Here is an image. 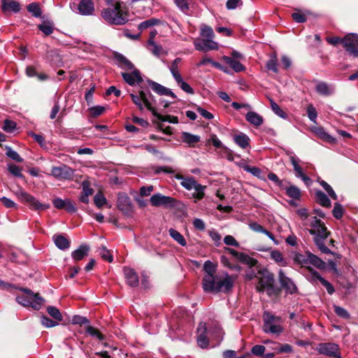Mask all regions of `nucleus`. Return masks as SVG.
<instances>
[{"label":"nucleus","mask_w":358,"mask_h":358,"mask_svg":"<svg viewBox=\"0 0 358 358\" xmlns=\"http://www.w3.org/2000/svg\"><path fill=\"white\" fill-rule=\"evenodd\" d=\"M47 312L48 314L54 318L57 322H61L63 320V317L59 310L58 308H57L55 306H48L47 308Z\"/></svg>","instance_id":"obj_47"},{"label":"nucleus","mask_w":358,"mask_h":358,"mask_svg":"<svg viewBox=\"0 0 358 358\" xmlns=\"http://www.w3.org/2000/svg\"><path fill=\"white\" fill-rule=\"evenodd\" d=\"M257 279L258 282L256 289L259 292L266 291L268 296L277 294V290L273 285L274 276L268 270L265 268L259 270Z\"/></svg>","instance_id":"obj_4"},{"label":"nucleus","mask_w":358,"mask_h":358,"mask_svg":"<svg viewBox=\"0 0 358 358\" xmlns=\"http://www.w3.org/2000/svg\"><path fill=\"white\" fill-rule=\"evenodd\" d=\"M106 108L102 106H96L90 108V114L92 117H98L105 111Z\"/></svg>","instance_id":"obj_61"},{"label":"nucleus","mask_w":358,"mask_h":358,"mask_svg":"<svg viewBox=\"0 0 358 358\" xmlns=\"http://www.w3.org/2000/svg\"><path fill=\"white\" fill-rule=\"evenodd\" d=\"M306 110H307V115H308L309 120L311 122L316 123L317 113L315 108L313 106V105H312V104L308 105L307 106Z\"/></svg>","instance_id":"obj_54"},{"label":"nucleus","mask_w":358,"mask_h":358,"mask_svg":"<svg viewBox=\"0 0 358 358\" xmlns=\"http://www.w3.org/2000/svg\"><path fill=\"white\" fill-rule=\"evenodd\" d=\"M123 271L127 285L130 287H137L138 285L139 279L134 270L133 268L125 267Z\"/></svg>","instance_id":"obj_18"},{"label":"nucleus","mask_w":358,"mask_h":358,"mask_svg":"<svg viewBox=\"0 0 358 358\" xmlns=\"http://www.w3.org/2000/svg\"><path fill=\"white\" fill-rule=\"evenodd\" d=\"M201 36L203 38L213 39L215 36V34L213 29L210 27L203 25L201 29Z\"/></svg>","instance_id":"obj_52"},{"label":"nucleus","mask_w":358,"mask_h":358,"mask_svg":"<svg viewBox=\"0 0 358 358\" xmlns=\"http://www.w3.org/2000/svg\"><path fill=\"white\" fill-rule=\"evenodd\" d=\"M6 155L8 157L17 162H23V159L19 155V154L9 146H6Z\"/></svg>","instance_id":"obj_48"},{"label":"nucleus","mask_w":358,"mask_h":358,"mask_svg":"<svg viewBox=\"0 0 358 358\" xmlns=\"http://www.w3.org/2000/svg\"><path fill=\"white\" fill-rule=\"evenodd\" d=\"M338 350V345L331 343H320L317 347V350L320 354L334 358L340 357Z\"/></svg>","instance_id":"obj_12"},{"label":"nucleus","mask_w":358,"mask_h":358,"mask_svg":"<svg viewBox=\"0 0 358 358\" xmlns=\"http://www.w3.org/2000/svg\"><path fill=\"white\" fill-rule=\"evenodd\" d=\"M205 189V186L201 185V184L197 182L195 185L194 187H193V189L195 190V192L193 194V197L198 200L202 199L204 196Z\"/></svg>","instance_id":"obj_51"},{"label":"nucleus","mask_w":358,"mask_h":358,"mask_svg":"<svg viewBox=\"0 0 358 358\" xmlns=\"http://www.w3.org/2000/svg\"><path fill=\"white\" fill-rule=\"evenodd\" d=\"M332 213L335 218L341 219L343 215V206L340 203H336L334 204V207L332 210Z\"/></svg>","instance_id":"obj_60"},{"label":"nucleus","mask_w":358,"mask_h":358,"mask_svg":"<svg viewBox=\"0 0 358 358\" xmlns=\"http://www.w3.org/2000/svg\"><path fill=\"white\" fill-rule=\"evenodd\" d=\"M303 225L313 236V240L319 250L324 254L331 253V250L325 245L324 241L329 233L324 222L317 219L313 214H309L306 208H300L296 210Z\"/></svg>","instance_id":"obj_1"},{"label":"nucleus","mask_w":358,"mask_h":358,"mask_svg":"<svg viewBox=\"0 0 358 358\" xmlns=\"http://www.w3.org/2000/svg\"><path fill=\"white\" fill-rule=\"evenodd\" d=\"M150 203L153 206H165L173 207L175 205L176 200L168 196H164L161 194H153L150 197Z\"/></svg>","instance_id":"obj_13"},{"label":"nucleus","mask_w":358,"mask_h":358,"mask_svg":"<svg viewBox=\"0 0 358 358\" xmlns=\"http://www.w3.org/2000/svg\"><path fill=\"white\" fill-rule=\"evenodd\" d=\"M176 178L181 180L180 185L187 190L193 189V187H194L195 185L197 183L193 177L185 178L181 175H177Z\"/></svg>","instance_id":"obj_30"},{"label":"nucleus","mask_w":358,"mask_h":358,"mask_svg":"<svg viewBox=\"0 0 358 358\" xmlns=\"http://www.w3.org/2000/svg\"><path fill=\"white\" fill-rule=\"evenodd\" d=\"M130 96L140 110H143L144 106H145L152 113H155V108L153 106L155 100L150 92L141 90L138 95L130 94Z\"/></svg>","instance_id":"obj_7"},{"label":"nucleus","mask_w":358,"mask_h":358,"mask_svg":"<svg viewBox=\"0 0 358 358\" xmlns=\"http://www.w3.org/2000/svg\"><path fill=\"white\" fill-rule=\"evenodd\" d=\"M178 85L186 93L192 94H194L193 88L186 82H185L182 77L176 80Z\"/></svg>","instance_id":"obj_49"},{"label":"nucleus","mask_w":358,"mask_h":358,"mask_svg":"<svg viewBox=\"0 0 358 358\" xmlns=\"http://www.w3.org/2000/svg\"><path fill=\"white\" fill-rule=\"evenodd\" d=\"M203 269L205 272L204 275H215L217 266L210 260L205 262Z\"/></svg>","instance_id":"obj_45"},{"label":"nucleus","mask_w":358,"mask_h":358,"mask_svg":"<svg viewBox=\"0 0 358 358\" xmlns=\"http://www.w3.org/2000/svg\"><path fill=\"white\" fill-rule=\"evenodd\" d=\"M169 232L171 238H173L178 244L182 246L186 245V241L180 232L173 229H170Z\"/></svg>","instance_id":"obj_39"},{"label":"nucleus","mask_w":358,"mask_h":358,"mask_svg":"<svg viewBox=\"0 0 358 358\" xmlns=\"http://www.w3.org/2000/svg\"><path fill=\"white\" fill-rule=\"evenodd\" d=\"M38 28L45 36L50 35L54 30L53 24L50 22H43L42 24L38 25Z\"/></svg>","instance_id":"obj_44"},{"label":"nucleus","mask_w":358,"mask_h":358,"mask_svg":"<svg viewBox=\"0 0 358 358\" xmlns=\"http://www.w3.org/2000/svg\"><path fill=\"white\" fill-rule=\"evenodd\" d=\"M27 10L32 13V15L36 17H38L41 15V8L37 3H31L29 4L27 6Z\"/></svg>","instance_id":"obj_53"},{"label":"nucleus","mask_w":358,"mask_h":358,"mask_svg":"<svg viewBox=\"0 0 358 358\" xmlns=\"http://www.w3.org/2000/svg\"><path fill=\"white\" fill-rule=\"evenodd\" d=\"M246 120L250 124L259 127L263 124V117L254 111L248 112L245 115Z\"/></svg>","instance_id":"obj_28"},{"label":"nucleus","mask_w":358,"mask_h":358,"mask_svg":"<svg viewBox=\"0 0 358 358\" xmlns=\"http://www.w3.org/2000/svg\"><path fill=\"white\" fill-rule=\"evenodd\" d=\"M94 193V190L90 187L88 182L84 181L82 185V193L80 197L81 202L87 203L89 202V196Z\"/></svg>","instance_id":"obj_27"},{"label":"nucleus","mask_w":358,"mask_h":358,"mask_svg":"<svg viewBox=\"0 0 358 358\" xmlns=\"http://www.w3.org/2000/svg\"><path fill=\"white\" fill-rule=\"evenodd\" d=\"M320 185L324 188V189L328 193L329 196L336 200L337 199V195L332 189V187L324 180L320 181Z\"/></svg>","instance_id":"obj_55"},{"label":"nucleus","mask_w":358,"mask_h":358,"mask_svg":"<svg viewBox=\"0 0 358 358\" xmlns=\"http://www.w3.org/2000/svg\"><path fill=\"white\" fill-rule=\"evenodd\" d=\"M73 174V170L66 165L55 166L51 170V175L58 179H71Z\"/></svg>","instance_id":"obj_14"},{"label":"nucleus","mask_w":358,"mask_h":358,"mask_svg":"<svg viewBox=\"0 0 358 358\" xmlns=\"http://www.w3.org/2000/svg\"><path fill=\"white\" fill-rule=\"evenodd\" d=\"M181 138L182 141L188 144L189 146H194V144L200 141L199 136L194 135L185 131L181 134Z\"/></svg>","instance_id":"obj_33"},{"label":"nucleus","mask_w":358,"mask_h":358,"mask_svg":"<svg viewBox=\"0 0 358 358\" xmlns=\"http://www.w3.org/2000/svg\"><path fill=\"white\" fill-rule=\"evenodd\" d=\"M279 281L281 286L289 294H293L296 291V286L293 281L287 277L282 270H280L278 273Z\"/></svg>","instance_id":"obj_16"},{"label":"nucleus","mask_w":358,"mask_h":358,"mask_svg":"<svg viewBox=\"0 0 358 358\" xmlns=\"http://www.w3.org/2000/svg\"><path fill=\"white\" fill-rule=\"evenodd\" d=\"M309 264H311L318 269L324 270L326 268V263L320 258L310 252Z\"/></svg>","instance_id":"obj_36"},{"label":"nucleus","mask_w":358,"mask_h":358,"mask_svg":"<svg viewBox=\"0 0 358 358\" xmlns=\"http://www.w3.org/2000/svg\"><path fill=\"white\" fill-rule=\"evenodd\" d=\"M289 159L295 171L296 177L299 178L300 176H302L303 172L302 168L299 164V159L294 155H290Z\"/></svg>","instance_id":"obj_42"},{"label":"nucleus","mask_w":358,"mask_h":358,"mask_svg":"<svg viewBox=\"0 0 358 358\" xmlns=\"http://www.w3.org/2000/svg\"><path fill=\"white\" fill-rule=\"evenodd\" d=\"M334 309L335 313L340 317H342L344 319L350 318V314L345 308L340 307L338 306H334Z\"/></svg>","instance_id":"obj_58"},{"label":"nucleus","mask_w":358,"mask_h":358,"mask_svg":"<svg viewBox=\"0 0 358 358\" xmlns=\"http://www.w3.org/2000/svg\"><path fill=\"white\" fill-rule=\"evenodd\" d=\"M271 258L281 266L287 265L286 260L284 259L282 254L279 250H272L271 252Z\"/></svg>","instance_id":"obj_38"},{"label":"nucleus","mask_w":358,"mask_h":358,"mask_svg":"<svg viewBox=\"0 0 358 358\" xmlns=\"http://www.w3.org/2000/svg\"><path fill=\"white\" fill-rule=\"evenodd\" d=\"M280 321V317L265 313L264 314V331L267 334H280L283 331Z\"/></svg>","instance_id":"obj_8"},{"label":"nucleus","mask_w":358,"mask_h":358,"mask_svg":"<svg viewBox=\"0 0 358 358\" xmlns=\"http://www.w3.org/2000/svg\"><path fill=\"white\" fill-rule=\"evenodd\" d=\"M239 261L243 264L248 265L250 268L255 267L257 264V261L255 259L250 257L249 255L245 253L241 255V258Z\"/></svg>","instance_id":"obj_50"},{"label":"nucleus","mask_w":358,"mask_h":358,"mask_svg":"<svg viewBox=\"0 0 358 358\" xmlns=\"http://www.w3.org/2000/svg\"><path fill=\"white\" fill-rule=\"evenodd\" d=\"M149 85L151 87L152 90L160 95H166L176 99V96L175 94L169 88L152 80L148 81Z\"/></svg>","instance_id":"obj_19"},{"label":"nucleus","mask_w":358,"mask_h":358,"mask_svg":"<svg viewBox=\"0 0 358 358\" xmlns=\"http://www.w3.org/2000/svg\"><path fill=\"white\" fill-rule=\"evenodd\" d=\"M147 48L157 57L167 55V52L164 50L163 47L160 45H157L155 42L154 44H147Z\"/></svg>","instance_id":"obj_34"},{"label":"nucleus","mask_w":358,"mask_h":358,"mask_svg":"<svg viewBox=\"0 0 358 358\" xmlns=\"http://www.w3.org/2000/svg\"><path fill=\"white\" fill-rule=\"evenodd\" d=\"M53 240L56 246L60 250H66L70 247V241L62 234L55 235Z\"/></svg>","instance_id":"obj_29"},{"label":"nucleus","mask_w":358,"mask_h":358,"mask_svg":"<svg viewBox=\"0 0 358 358\" xmlns=\"http://www.w3.org/2000/svg\"><path fill=\"white\" fill-rule=\"evenodd\" d=\"M152 114L155 117H156L159 120H160L162 122H169L173 123V124H177L178 122V119L177 117L173 116V115H160L157 112L156 109H155V113H152Z\"/></svg>","instance_id":"obj_43"},{"label":"nucleus","mask_w":358,"mask_h":358,"mask_svg":"<svg viewBox=\"0 0 358 358\" xmlns=\"http://www.w3.org/2000/svg\"><path fill=\"white\" fill-rule=\"evenodd\" d=\"M222 59L236 72H241L245 69L243 65L240 62L231 57L223 56Z\"/></svg>","instance_id":"obj_25"},{"label":"nucleus","mask_w":358,"mask_h":358,"mask_svg":"<svg viewBox=\"0 0 358 358\" xmlns=\"http://www.w3.org/2000/svg\"><path fill=\"white\" fill-rule=\"evenodd\" d=\"M342 43L347 52L355 57H358V35L349 34L342 39Z\"/></svg>","instance_id":"obj_10"},{"label":"nucleus","mask_w":358,"mask_h":358,"mask_svg":"<svg viewBox=\"0 0 358 358\" xmlns=\"http://www.w3.org/2000/svg\"><path fill=\"white\" fill-rule=\"evenodd\" d=\"M315 198L317 202L322 206L329 208L331 207V201L328 196L322 191L318 190L315 192Z\"/></svg>","instance_id":"obj_37"},{"label":"nucleus","mask_w":358,"mask_h":358,"mask_svg":"<svg viewBox=\"0 0 358 358\" xmlns=\"http://www.w3.org/2000/svg\"><path fill=\"white\" fill-rule=\"evenodd\" d=\"M8 169L9 172L15 177L22 178V169L14 164H8Z\"/></svg>","instance_id":"obj_56"},{"label":"nucleus","mask_w":358,"mask_h":358,"mask_svg":"<svg viewBox=\"0 0 358 358\" xmlns=\"http://www.w3.org/2000/svg\"><path fill=\"white\" fill-rule=\"evenodd\" d=\"M195 49L201 52L218 50V43L210 38H196L194 41Z\"/></svg>","instance_id":"obj_11"},{"label":"nucleus","mask_w":358,"mask_h":358,"mask_svg":"<svg viewBox=\"0 0 358 358\" xmlns=\"http://www.w3.org/2000/svg\"><path fill=\"white\" fill-rule=\"evenodd\" d=\"M15 194L21 202L27 204L31 209L45 210L49 208V205L40 203L35 197L22 189L15 192Z\"/></svg>","instance_id":"obj_9"},{"label":"nucleus","mask_w":358,"mask_h":358,"mask_svg":"<svg viewBox=\"0 0 358 358\" xmlns=\"http://www.w3.org/2000/svg\"><path fill=\"white\" fill-rule=\"evenodd\" d=\"M270 103H271V108L273 110V112L277 115L278 116L283 118L287 119V115L285 112H284L280 107L272 99H270Z\"/></svg>","instance_id":"obj_46"},{"label":"nucleus","mask_w":358,"mask_h":358,"mask_svg":"<svg viewBox=\"0 0 358 358\" xmlns=\"http://www.w3.org/2000/svg\"><path fill=\"white\" fill-rule=\"evenodd\" d=\"M1 8L3 12L13 11L17 13L20 10V4L16 1L1 0Z\"/></svg>","instance_id":"obj_24"},{"label":"nucleus","mask_w":358,"mask_h":358,"mask_svg":"<svg viewBox=\"0 0 358 358\" xmlns=\"http://www.w3.org/2000/svg\"><path fill=\"white\" fill-rule=\"evenodd\" d=\"M21 294L16 296V301L24 307H31L39 310L43 303V299L38 293H34L31 289L20 288Z\"/></svg>","instance_id":"obj_5"},{"label":"nucleus","mask_w":358,"mask_h":358,"mask_svg":"<svg viewBox=\"0 0 358 358\" xmlns=\"http://www.w3.org/2000/svg\"><path fill=\"white\" fill-rule=\"evenodd\" d=\"M115 59L118 66L124 70H132L135 69L134 64L124 55L120 53H115Z\"/></svg>","instance_id":"obj_23"},{"label":"nucleus","mask_w":358,"mask_h":358,"mask_svg":"<svg viewBox=\"0 0 358 358\" xmlns=\"http://www.w3.org/2000/svg\"><path fill=\"white\" fill-rule=\"evenodd\" d=\"M197 344L201 348H206L208 345L206 334L214 336L216 339H222V331L220 327H215L213 331H208L206 324L200 323L197 328Z\"/></svg>","instance_id":"obj_6"},{"label":"nucleus","mask_w":358,"mask_h":358,"mask_svg":"<svg viewBox=\"0 0 358 358\" xmlns=\"http://www.w3.org/2000/svg\"><path fill=\"white\" fill-rule=\"evenodd\" d=\"M286 194L292 199H299L301 196L300 189L295 185H289L285 188Z\"/></svg>","instance_id":"obj_40"},{"label":"nucleus","mask_w":358,"mask_h":358,"mask_svg":"<svg viewBox=\"0 0 358 358\" xmlns=\"http://www.w3.org/2000/svg\"><path fill=\"white\" fill-rule=\"evenodd\" d=\"M180 62L181 59L178 57L175 59L169 66V70L175 80L182 77L179 70Z\"/></svg>","instance_id":"obj_35"},{"label":"nucleus","mask_w":358,"mask_h":358,"mask_svg":"<svg viewBox=\"0 0 358 358\" xmlns=\"http://www.w3.org/2000/svg\"><path fill=\"white\" fill-rule=\"evenodd\" d=\"M86 331L90 336L96 337L99 341L104 339V336L99 332V331L93 327L88 326L86 329Z\"/></svg>","instance_id":"obj_59"},{"label":"nucleus","mask_w":358,"mask_h":358,"mask_svg":"<svg viewBox=\"0 0 358 358\" xmlns=\"http://www.w3.org/2000/svg\"><path fill=\"white\" fill-rule=\"evenodd\" d=\"M316 92L322 96H329L334 93V87L332 85H329L325 82L317 81L315 86Z\"/></svg>","instance_id":"obj_21"},{"label":"nucleus","mask_w":358,"mask_h":358,"mask_svg":"<svg viewBox=\"0 0 358 358\" xmlns=\"http://www.w3.org/2000/svg\"><path fill=\"white\" fill-rule=\"evenodd\" d=\"M41 322L44 327L48 328L55 327L58 324L57 321H53L45 315L41 317Z\"/></svg>","instance_id":"obj_63"},{"label":"nucleus","mask_w":358,"mask_h":358,"mask_svg":"<svg viewBox=\"0 0 358 358\" xmlns=\"http://www.w3.org/2000/svg\"><path fill=\"white\" fill-rule=\"evenodd\" d=\"M234 141L241 148L245 149L250 145V138L246 134L243 133L235 135L234 136Z\"/></svg>","instance_id":"obj_32"},{"label":"nucleus","mask_w":358,"mask_h":358,"mask_svg":"<svg viewBox=\"0 0 358 358\" xmlns=\"http://www.w3.org/2000/svg\"><path fill=\"white\" fill-rule=\"evenodd\" d=\"M309 254H310V252H306L305 254H300L299 252H295L293 255V259L296 264H297L301 266L308 267V269L310 271V268H311L308 266V265H309V262H308Z\"/></svg>","instance_id":"obj_22"},{"label":"nucleus","mask_w":358,"mask_h":358,"mask_svg":"<svg viewBox=\"0 0 358 358\" xmlns=\"http://www.w3.org/2000/svg\"><path fill=\"white\" fill-rule=\"evenodd\" d=\"M89 250L90 248L87 245H82L77 250L72 252L71 257L73 260L80 261L87 256Z\"/></svg>","instance_id":"obj_26"},{"label":"nucleus","mask_w":358,"mask_h":358,"mask_svg":"<svg viewBox=\"0 0 358 358\" xmlns=\"http://www.w3.org/2000/svg\"><path fill=\"white\" fill-rule=\"evenodd\" d=\"M94 201L95 205L99 208H101L106 203V199L101 193L96 194L95 195Z\"/></svg>","instance_id":"obj_64"},{"label":"nucleus","mask_w":358,"mask_h":358,"mask_svg":"<svg viewBox=\"0 0 358 358\" xmlns=\"http://www.w3.org/2000/svg\"><path fill=\"white\" fill-rule=\"evenodd\" d=\"M310 280H319L326 288L329 294H332L335 291L333 285L329 281L323 278L317 271H314L313 268H310Z\"/></svg>","instance_id":"obj_17"},{"label":"nucleus","mask_w":358,"mask_h":358,"mask_svg":"<svg viewBox=\"0 0 358 358\" xmlns=\"http://www.w3.org/2000/svg\"><path fill=\"white\" fill-rule=\"evenodd\" d=\"M249 227L252 231H254L255 232H259V233H263V234H266L270 239H271L275 243V244H276V245L278 244V241H277L275 239L274 236L271 232H269L268 230L265 229L259 224H258L257 222H252L249 224Z\"/></svg>","instance_id":"obj_31"},{"label":"nucleus","mask_w":358,"mask_h":358,"mask_svg":"<svg viewBox=\"0 0 358 358\" xmlns=\"http://www.w3.org/2000/svg\"><path fill=\"white\" fill-rule=\"evenodd\" d=\"M160 22H161L159 20H157L155 18H150V19H148V20H145V21L142 22L141 23H140L138 24V28L139 30L143 31V30L147 29L151 27L157 25V24H160Z\"/></svg>","instance_id":"obj_41"},{"label":"nucleus","mask_w":358,"mask_h":358,"mask_svg":"<svg viewBox=\"0 0 358 358\" xmlns=\"http://www.w3.org/2000/svg\"><path fill=\"white\" fill-rule=\"evenodd\" d=\"M131 71V73H122L124 80L131 86L140 84L143 81L141 72L136 68Z\"/></svg>","instance_id":"obj_15"},{"label":"nucleus","mask_w":358,"mask_h":358,"mask_svg":"<svg viewBox=\"0 0 358 358\" xmlns=\"http://www.w3.org/2000/svg\"><path fill=\"white\" fill-rule=\"evenodd\" d=\"M78 10L83 15H92L94 10V3L92 0H81L78 6Z\"/></svg>","instance_id":"obj_20"},{"label":"nucleus","mask_w":358,"mask_h":358,"mask_svg":"<svg viewBox=\"0 0 358 358\" xmlns=\"http://www.w3.org/2000/svg\"><path fill=\"white\" fill-rule=\"evenodd\" d=\"M277 66H278L277 57H276L275 55H273L267 62V63H266V68L268 70L273 71L274 73H277L278 72Z\"/></svg>","instance_id":"obj_57"},{"label":"nucleus","mask_w":358,"mask_h":358,"mask_svg":"<svg viewBox=\"0 0 358 358\" xmlns=\"http://www.w3.org/2000/svg\"><path fill=\"white\" fill-rule=\"evenodd\" d=\"M16 128V123L12 120H6L3 122V129L6 132H13Z\"/></svg>","instance_id":"obj_62"},{"label":"nucleus","mask_w":358,"mask_h":358,"mask_svg":"<svg viewBox=\"0 0 358 358\" xmlns=\"http://www.w3.org/2000/svg\"><path fill=\"white\" fill-rule=\"evenodd\" d=\"M102 17L113 24H124L128 21V13L124 3L122 6L108 7L103 10Z\"/></svg>","instance_id":"obj_3"},{"label":"nucleus","mask_w":358,"mask_h":358,"mask_svg":"<svg viewBox=\"0 0 358 358\" xmlns=\"http://www.w3.org/2000/svg\"><path fill=\"white\" fill-rule=\"evenodd\" d=\"M235 280V275H230L227 272L220 275H204L202 279V287L205 292L227 293L233 288Z\"/></svg>","instance_id":"obj_2"}]
</instances>
